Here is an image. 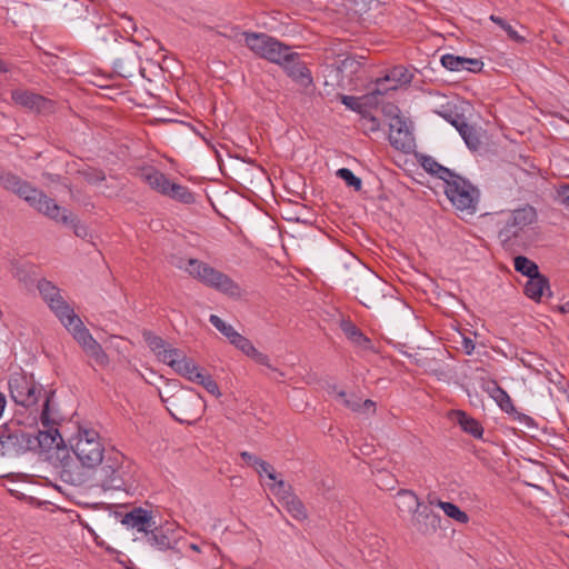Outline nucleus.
<instances>
[{
	"label": "nucleus",
	"mask_w": 569,
	"mask_h": 569,
	"mask_svg": "<svg viewBox=\"0 0 569 569\" xmlns=\"http://www.w3.org/2000/svg\"><path fill=\"white\" fill-rule=\"evenodd\" d=\"M171 417L180 423L191 425L202 416L204 402L193 389H180L167 398L161 396Z\"/></svg>",
	"instance_id": "f257e3e1"
},
{
	"label": "nucleus",
	"mask_w": 569,
	"mask_h": 569,
	"mask_svg": "<svg viewBox=\"0 0 569 569\" xmlns=\"http://www.w3.org/2000/svg\"><path fill=\"white\" fill-rule=\"evenodd\" d=\"M0 184L6 190L16 193L42 214H50L49 208H51V212L58 210L53 199L10 171H0Z\"/></svg>",
	"instance_id": "f03ea898"
},
{
	"label": "nucleus",
	"mask_w": 569,
	"mask_h": 569,
	"mask_svg": "<svg viewBox=\"0 0 569 569\" xmlns=\"http://www.w3.org/2000/svg\"><path fill=\"white\" fill-rule=\"evenodd\" d=\"M8 388L13 402L23 408L36 407L40 399L46 400L48 393H54L53 390H46L34 379L33 375H28L23 371L13 372L9 376Z\"/></svg>",
	"instance_id": "7ed1b4c3"
},
{
	"label": "nucleus",
	"mask_w": 569,
	"mask_h": 569,
	"mask_svg": "<svg viewBox=\"0 0 569 569\" xmlns=\"http://www.w3.org/2000/svg\"><path fill=\"white\" fill-rule=\"evenodd\" d=\"M186 271L204 286L216 289L232 298L241 296V289L228 274L198 259H188Z\"/></svg>",
	"instance_id": "20e7f679"
},
{
	"label": "nucleus",
	"mask_w": 569,
	"mask_h": 569,
	"mask_svg": "<svg viewBox=\"0 0 569 569\" xmlns=\"http://www.w3.org/2000/svg\"><path fill=\"white\" fill-rule=\"evenodd\" d=\"M31 432L19 420L12 419L0 426V456L14 458L31 451Z\"/></svg>",
	"instance_id": "39448f33"
},
{
	"label": "nucleus",
	"mask_w": 569,
	"mask_h": 569,
	"mask_svg": "<svg viewBox=\"0 0 569 569\" xmlns=\"http://www.w3.org/2000/svg\"><path fill=\"white\" fill-rule=\"evenodd\" d=\"M53 400V392L46 396L44 403L40 411V420L44 428L43 431L31 432V440L34 441L31 446V451L38 449L49 451L51 449H59L63 445V439L56 428V411L52 409L51 403Z\"/></svg>",
	"instance_id": "423d86ee"
},
{
	"label": "nucleus",
	"mask_w": 569,
	"mask_h": 569,
	"mask_svg": "<svg viewBox=\"0 0 569 569\" xmlns=\"http://www.w3.org/2000/svg\"><path fill=\"white\" fill-rule=\"evenodd\" d=\"M399 497L406 498L407 507L412 512L411 522L418 532L423 536H431L440 528L441 517L429 506L423 505L417 495L408 489H400Z\"/></svg>",
	"instance_id": "0eeeda50"
},
{
	"label": "nucleus",
	"mask_w": 569,
	"mask_h": 569,
	"mask_svg": "<svg viewBox=\"0 0 569 569\" xmlns=\"http://www.w3.org/2000/svg\"><path fill=\"white\" fill-rule=\"evenodd\" d=\"M60 322L97 365L104 367L109 363L108 355L104 352L101 345L92 337L90 331L83 326L82 320L74 313V311Z\"/></svg>",
	"instance_id": "6e6552de"
},
{
	"label": "nucleus",
	"mask_w": 569,
	"mask_h": 569,
	"mask_svg": "<svg viewBox=\"0 0 569 569\" xmlns=\"http://www.w3.org/2000/svg\"><path fill=\"white\" fill-rule=\"evenodd\" d=\"M71 449L83 467L93 468L103 460L104 448L99 433L92 429H80Z\"/></svg>",
	"instance_id": "1a4fd4ad"
},
{
	"label": "nucleus",
	"mask_w": 569,
	"mask_h": 569,
	"mask_svg": "<svg viewBox=\"0 0 569 569\" xmlns=\"http://www.w3.org/2000/svg\"><path fill=\"white\" fill-rule=\"evenodd\" d=\"M445 193L457 210L469 214L477 211L480 192L477 187L460 174H457L445 186Z\"/></svg>",
	"instance_id": "9d476101"
},
{
	"label": "nucleus",
	"mask_w": 569,
	"mask_h": 569,
	"mask_svg": "<svg viewBox=\"0 0 569 569\" xmlns=\"http://www.w3.org/2000/svg\"><path fill=\"white\" fill-rule=\"evenodd\" d=\"M246 46L259 58L278 64L290 47L262 32L244 31Z\"/></svg>",
	"instance_id": "9b49d317"
},
{
	"label": "nucleus",
	"mask_w": 569,
	"mask_h": 569,
	"mask_svg": "<svg viewBox=\"0 0 569 569\" xmlns=\"http://www.w3.org/2000/svg\"><path fill=\"white\" fill-rule=\"evenodd\" d=\"M101 467L96 472V478L103 490H121L126 487V472L123 457L113 452L103 457Z\"/></svg>",
	"instance_id": "f8f14e48"
},
{
	"label": "nucleus",
	"mask_w": 569,
	"mask_h": 569,
	"mask_svg": "<svg viewBox=\"0 0 569 569\" xmlns=\"http://www.w3.org/2000/svg\"><path fill=\"white\" fill-rule=\"evenodd\" d=\"M537 220L536 209L526 204L521 208L512 210L505 220L500 221L498 238L502 243L511 242L519 237L521 231Z\"/></svg>",
	"instance_id": "ddd939ff"
},
{
	"label": "nucleus",
	"mask_w": 569,
	"mask_h": 569,
	"mask_svg": "<svg viewBox=\"0 0 569 569\" xmlns=\"http://www.w3.org/2000/svg\"><path fill=\"white\" fill-rule=\"evenodd\" d=\"M278 64L282 67L289 78L303 89L305 93L310 94L313 92L315 84L311 71L306 63L300 60L299 53L293 52L289 48Z\"/></svg>",
	"instance_id": "4468645a"
},
{
	"label": "nucleus",
	"mask_w": 569,
	"mask_h": 569,
	"mask_svg": "<svg viewBox=\"0 0 569 569\" xmlns=\"http://www.w3.org/2000/svg\"><path fill=\"white\" fill-rule=\"evenodd\" d=\"M383 287L382 279L370 270L365 271L353 282V290L360 302L368 308L379 299Z\"/></svg>",
	"instance_id": "2eb2a0df"
},
{
	"label": "nucleus",
	"mask_w": 569,
	"mask_h": 569,
	"mask_svg": "<svg viewBox=\"0 0 569 569\" xmlns=\"http://www.w3.org/2000/svg\"><path fill=\"white\" fill-rule=\"evenodd\" d=\"M37 287L43 300L60 321L74 311L61 296V290L51 281L41 279Z\"/></svg>",
	"instance_id": "dca6fc26"
},
{
	"label": "nucleus",
	"mask_w": 569,
	"mask_h": 569,
	"mask_svg": "<svg viewBox=\"0 0 569 569\" xmlns=\"http://www.w3.org/2000/svg\"><path fill=\"white\" fill-rule=\"evenodd\" d=\"M389 128L390 144L397 150L409 152L413 147V137L407 119L396 113L391 117Z\"/></svg>",
	"instance_id": "f3484780"
},
{
	"label": "nucleus",
	"mask_w": 569,
	"mask_h": 569,
	"mask_svg": "<svg viewBox=\"0 0 569 569\" xmlns=\"http://www.w3.org/2000/svg\"><path fill=\"white\" fill-rule=\"evenodd\" d=\"M170 352L171 355L164 356L163 363L172 368L181 377L193 382L194 376L200 375L202 370L181 349Z\"/></svg>",
	"instance_id": "a211bd4d"
},
{
	"label": "nucleus",
	"mask_w": 569,
	"mask_h": 569,
	"mask_svg": "<svg viewBox=\"0 0 569 569\" xmlns=\"http://www.w3.org/2000/svg\"><path fill=\"white\" fill-rule=\"evenodd\" d=\"M11 99L17 103L37 112H52L54 103L52 100L29 90L17 89L11 92Z\"/></svg>",
	"instance_id": "6ab92c4d"
},
{
	"label": "nucleus",
	"mask_w": 569,
	"mask_h": 569,
	"mask_svg": "<svg viewBox=\"0 0 569 569\" xmlns=\"http://www.w3.org/2000/svg\"><path fill=\"white\" fill-rule=\"evenodd\" d=\"M151 528L152 529L149 528L143 535L146 543L160 551H166L173 548V545L177 542L174 529L169 526L157 527L156 525Z\"/></svg>",
	"instance_id": "aec40b11"
},
{
	"label": "nucleus",
	"mask_w": 569,
	"mask_h": 569,
	"mask_svg": "<svg viewBox=\"0 0 569 569\" xmlns=\"http://www.w3.org/2000/svg\"><path fill=\"white\" fill-rule=\"evenodd\" d=\"M479 383L481 389L496 401L502 411L506 413L516 412L510 396L498 385L497 380L481 376L479 377Z\"/></svg>",
	"instance_id": "412c9836"
},
{
	"label": "nucleus",
	"mask_w": 569,
	"mask_h": 569,
	"mask_svg": "<svg viewBox=\"0 0 569 569\" xmlns=\"http://www.w3.org/2000/svg\"><path fill=\"white\" fill-rule=\"evenodd\" d=\"M441 64L449 71L467 70L473 73L480 72L483 68V62L479 59L465 58L450 53L441 57Z\"/></svg>",
	"instance_id": "4be33fe9"
},
{
	"label": "nucleus",
	"mask_w": 569,
	"mask_h": 569,
	"mask_svg": "<svg viewBox=\"0 0 569 569\" xmlns=\"http://www.w3.org/2000/svg\"><path fill=\"white\" fill-rule=\"evenodd\" d=\"M124 526L129 528L137 529L139 532H146L149 528L154 526V521L152 520L151 512L141 508L136 507L129 512H127L121 521Z\"/></svg>",
	"instance_id": "5701e85b"
},
{
	"label": "nucleus",
	"mask_w": 569,
	"mask_h": 569,
	"mask_svg": "<svg viewBox=\"0 0 569 569\" xmlns=\"http://www.w3.org/2000/svg\"><path fill=\"white\" fill-rule=\"evenodd\" d=\"M113 68L122 78H132L137 71L141 70L140 58L134 50H127L121 57L114 60Z\"/></svg>",
	"instance_id": "b1692460"
},
{
	"label": "nucleus",
	"mask_w": 569,
	"mask_h": 569,
	"mask_svg": "<svg viewBox=\"0 0 569 569\" xmlns=\"http://www.w3.org/2000/svg\"><path fill=\"white\" fill-rule=\"evenodd\" d=\"M57 211L50 212V214H46L51 220H54L56 222L71 226L73 229V232L77 237L84 238L87 236V228L83 226L78 218L69 212L67 209L61 208L57 204ZM48 211H51L50 209Z\"/></svg>",
	"instance_id": "393cba45"
},
{
	"label": "nucleus",
	"mask_w": 569,
	"mask_h": 569,
	"mask_svg": "<svg viewBox=\"0 0 569 569\" xmlns=\"http://www.w3.org/2000/svg\"><path fill=\"white\" fill-rule=\"evenodd\" d=\"M546 292L549 297L551 296L549 280L546 276L539 273L527 280L525 284V293L528 298L535 301H540Z\"/></svg>",
	"instance_id": "a878e982"
},
{
	"label": "nucleus",
	"mask_w": 569,
	"mask_h": 569,
	"mask_svg": "<svg viewBox=\"0 0 569 569\" xmlns=\"http://www.w3.org/2000/svg\"><path fill=\"white\" fill-rule=\"evenodd\" d=\"M143 339L151 351L163 362L164 356L171 355L170 351H176L178 348H173L171 345L166 342L161 337L150 332H143Z\"/></svg>",
	"instance_id": "bb28decb"
},
{
	"label": "nucleus",
	"mask_w": 569,
	"mask_h": 569,
	"mask_svg": "<svg viewBox=\"0 0 569 569\" xmlns=\"http://www.w3.org/2000/svg\"><path fill=\"white\" fill-rule=\"evenodd\" d=\"M421 164L427 172L441 179L446 183V186L458 174L451 169L440 164L438 161H436V159H433L430 156L423 157Z\"/></svg>",
	"instance_id": "cd10ccee"
},
{
	"label": "nucleus",
	"mask_w": 569,
	"mask_h": 569,
	"mask_svg": "<svg viewBox=\"0 0 569 569\" xmlns=\"http://www.w3.org/2000/svg\"><path fill=\"white\" fill-rule=\"evenodd\" d=\"M340 327L343 333L352 343L362 349L371 348V340L368 337H366L352 321L342 320Z\"/></svg>",
	"instance_id": "c85d7f7f"
},
{
	"label": "nucleus",
	"mask_w": 569,
	"mask_h": 569,
	"mask_svg": "<svg viewBox=\"0 0 569 569\" xmlns=\"http://www.w3.org/2000/svg\"><path fill=\"white\" fill-rule=\"evenodd\" d=\"M388 82L390 81L387 80V77L383 79H378L376 82V88L362 97L365 104L370 107L378 106L380 103V97H382L389 90L397 89V86L395 84L391 87H387Z\"/></svg>",
	"instance_id": "c756f323"
},
{
	"label": "nucleus",
	"mask_w": 569,
	"mask_h": 569,
	"mask_svg": "<svg viewBox=\"0 0 569 569\" xmlns=\"http://www.w3.org/2000/svg\"><path fill=\"white\" fill-rule=\"evenodd\" d=\"M458 423L462 428V430L475 438H481L483 435V428L480 422L472 417L468 416L463 411H458Z\"/></svg>",
	"instance_id": "7c9ffc66"
},
{
	"label": "nucleus",
	"mask_w": 569,
	"mask_h": 569,
	"mask_svg": "<svg viewBox=\"0 0 569 569\" xmlns=\"http://www.w3.org/2000/svg\"><path fill=\"white\" fill-rule=\"evenodd\" d=\"M282 506L298 521H303L308 517L303 502L296 495L287 496V500Z\"/></svg>",
	"instance_id": "2f4dec72"
},
{
	"label": "nucleus",
	"mask_w": 569,
	"mask_h": 569,
	"mask_svg": "<svg viewBox=\"0 0 569 569\" xmlns=\"http://www.w3.org/2000/svg\"><path fill=\"white\" fill-rule=\"evenodd\" d=\"M513 267L517 272L528 277V279L540 273L538 264L525 256H517L513 259Z\"/></svg>",
	"instance_id": "473e14b6"
},
{
	"label": "nucleus",
	"mask_w": 569,
	"mask_h": 569,
	"mask_svg": "<svg viewBox=\"0 0 569 569\" xmlns=\"http://www.w3.org/2000/svg\"><path fill=\"white\" fill-rule=\"evenodd\" d=\"M458 132L470 150L476 151L479 149L481 141L475 127L466 121L460 128H458Z\"/></svg>",
	"instance_id": "72a5a7b5"
},
{
	"label": "nucleus",
	"mask_w": 569,
	"mask_h": 569,
	"mask_svg": "<svg viewBox=\"0 0 569 569\" xmlns=\"http://www.w3.org/2000/svg\"><path fill=\"white\" fill-rule=\"evenodd\" d=\"M60 478L66 483L72 486H79L82 483V473L79 471L77 466L70 465L68 461H63L60 470Z\"/></svg>",
	"instance_id": "f704fd0d"
},
{
	"label": "nucleus",
	"mask_w": 569,
	"mask_h": 569,
	"mask_svg": "<svg viewBox=\"0 0 569 569\" xmlns=\"http://www.w3.org/2000/svg\"><path fill=\"white\" fill-rule=\"evenodd\" d=\"M168 198L184 204H191L196 201L194 194L189 190V188L178 183H173V186H171Z\"/></svg>",
	"instance_id": "c9c22d12"
},
{
	"label": "nucleus",
	"mask_w": 569,
	"mask_h": 569,
	"mask_svg": "<svg viewBox=\"0 0 569 569\" xmlns=\"http://www.w3.org/2000/svg\"><path fill=\"white\" fill-rule=\"evenodd\" d=\"M437 506L443 510L446 516L455 519L456 521H458L460 523H467L469 520L468 515L465 511H462L457 505H455L452 502L438 500Z\"/></svg>",
	"instance_id": "e433bc0d"
},
{
	"label": "nucleus",
	"mask_w": 569,
	"mask_h": 569,
	"mask_svg": "<svg viewBox=\"0 0 569 569\" xmlns=\"http://www.w3.org/2000/svg\"><path fill=\"white\" fill-rule=\"evenodd\" d=\"M387 80L392 81L395 86L407 84L412 80V73L403 66L393 67L386 76Z\"/></svg>",
	"instance_id": "4c0bfd02"
},
{
	"label": "nucleus",
	"mask_w": 569,
	"mask_h": 569,
	"mask_svg": "<svg viewBox=\"0 0 569 569\" xmlns=\"http://www.w3.org/2000/svg\"><path fill=\"white\" fill-rule=\"evenodd\" d=\"M193 383L202 386L209 393H211L216 398L221 397L218 383L212 379V377L209 373L204 372L203 370L200 375L194 376Z\"/></svg>",
	"instance_id": "58836bf2"
},
{
	"label": "nucleus",
	"mask_w": 569,
	"mask_h": 569,
	"mask_svg": "<svg viewBox=\"0 0 569 569\" xmlns=\"http://www.w3.org/2000/svg\"><path fill=\"white\" fill-rule=\"evenodd\" d=\"M490 20L492 22H495L496 24H498L501 29H503L507 32L508 37L511 40H513L515 42H517V43L526 42V38L520 36L519 32L517 30H515L511 24H509L503 18L491 14Z\"/></svg>",
	"instance_id": "ea45409f"
},
{
	"label": "nucleus",
	"mask_w": 569,
	"mask_h": 569,
	"mask_svg": "<svg viewBox=\"0 0 569 569\" xmlns=\"http://www.w3.org/2000/svg\"><path fill=\"white\" fill-rule=\"evenodd\" d=\"M141 177L152 190L157 191L162 180L166 178V174L154 168H149L141 173Z\"/></svg>",
	"instance_id": "a19ab883"
},
{
	"label": "nucleus",
	"mask_w": 569,
	"mask_h": 569,
	"mask_svg": "<svg viewBox=\"0 0 569 569\" xmlns=\"http://www.w3.org/2000/svg\"><path fill=\"white\" fill-rule=\"evenodd\" d=\"M337 177L346 182L348 187H352L356 191H359L362 187V181L359 177L355 176L353 172L348 168H340L336 172Z\"/></svg>",
	"instance_id": "79ce46f5"
},
{
	"label": "nucleus",
	"mask_w": 569,
	"mask_h": 569,
	"mask_svg": "<svg viewBox=\"0 0 569 569\" xmlns=\"http://www.w3.org/2000/svg\"><path fill=\"white\" fill-rule=\"evenodd\" d=\"M229 342L248 357L256 348L248 338L243 337L238 331L229 339Z\"/></svg>",
	"instance_id": "37998d69"
},
{
	"label": "nucleus",
	"mask_w": 569,
	"mask_h": 569,
	"mask_svg": "<svg viewBox=\"0 0 569 569\" xmlns=\"http://www.w3.org/2000/svg\"><path fill=\"white\" fill-rule=\"evenodd\" d=\"M229 342L248 357L256 348L248 338L243 337L238 331L229 339Z\"/></svg>",
	"instance_id": "c03bdc74"
},
{
	"label": "nucleus",
	"mask_w": 569,
	"mask_h": 569,
	"mask_svg": "<svg viewBox=\"0 0 569 569\" xmlns=\"http://www.w3.org/2000/svg\"><path fill=\"white\" fill-rule=\"evenodd\" d=\"M209 322L221 332L228 340L231 339L233 335L237 333L234 328L231 325L226 323L219 316L211 315L209 317Z\"/></svg>",
	"instance_id": "a18cd8bd"
},
{
	"label": "nucleus",
	"mask_w": 569,
	"mask_h": 569,
	"mask_svg": "<svg viewBox=\"0 0 569 569\" xmlns=\"http://www.w3.org/2000/svg\"><path fill=\"white\" fill-rule=\"evenodd\" d=\"M438 113L446 121H448L450 124H452L457 130L466 122L465 116L459 113L456 109L448 108L442 111H439Z\"/></svg>",
	"instance_id": "49530a36"
},
{
	"label": "nucleus",
	"mask_w": 569,
	"mask_h": 569,
	"mask_svg": "<svg viewBox=\"0 0 569 569\" xmlns=\"http://www.w3.org/2000/svg\"><path fill=\"white\" fill-rule=\"evenodd\" d=\"M88 183L97 184L106 180V174L102 170L96 168H87L78 171Z\"/></svg>",
	"instance_id": "de8ad7c7"
},
{
	"label": "nucleus",
	"mask_w": 569,
	"mask_h": 569,
	"mask_svg": "<svg viewBox=\"0 0 569 569\" xmlns=\"http://www.w3.org/2000/svg\"><path fill=\"white\" fill-rule=\"evenodd\" d=\"M271 491L278 497L281 503L286 502L287 496H295L292 487L283 480H276V483L271 487Z\"/></svg>",
	"instance_id": "09e8293b"
},
{
	"label": "nucleus",
	"mask_w": 569,
	"mask_h": 569,
	"mask_svg": "<svg viewBox=\"0 0 569 569\" xmlns=\"http://www.w3.org/2000/svg\"><path fill=\"white\" fill-rule=\"evenodd\" d=\"M249 357L254 360L257 363L261 365V366H264L269 369H271L272 371H276L278 372L281 377H283V373L281 371H279L278 369L273 368L270 363V359L269 357L266 355V353H262L260 351H258L256 348L253 349V352H251L249 355Z\"/></svg>",
	"instance_id": "8fccbe9b"
},
{
	"label": "nucleus",
	"mask_w": 569,
	"mask_h": 569,
	"mask_svg": "<svg viewBox=\"0 0 569 569\" xmlns=\"http://www.w3.org/2000/svg\"><path fill=\"white\" fill-rule=\"evenodd\" d=\"M254 469L257 470V472L260 476L262 473H266L270 480H273V481L277 480V473H276L273 467L269 462L261 459L258 467H256Z\"/></svg>",
	"instance_id": "3c124183"
},
{
	"label": "nucleus",
	"mask_w": 569,
	"mask_h": 569,
	"mask_svg": "<svg viewBox=\"0 0 569 569\" xmlns=\"http://www.w3.org/2000/svg\"><path fill=\"white\" fill-rule=\"evenodd\" d=\"M341 102L352 111H360L361 109V103L357 97L342 94Z\"/></svg>",
	"instance_id": "603ef678"
},
{
	"label": "nucleus",
	"mask_w": 569,
	"mask_h": 569,
	"mask_svg": "<svg viewBox=\"0 0 569 569\" xmlns=\"http://www.w3.org/2000/svg\"><path fill=\"white\" fill-rule=\"evenodd\" d=\"M510 415L513 416V418L516 420H518L519 422L523 423L528 428H535L536 427V422H535L533 418H531L528 415H525V413L519 412L517 410H516V412H512Z\"/></svg>",
	"instance_id": "864d4df0"
},
{
	"label": "nucleus",
	"mask_w": 569,
	"mask_h": 569,
	"mask_svg": "<svg viewBox=\"0 0 569 569\" xmlns=\"http://www.w3.org/2000/svg\"><path fill=\"white\" fill-rule=\"evenodd\" d=\"M240 457L248 466L253 468L258 467L259 462L261 461V458L248 451H242Z\"/></svg>",
	"instance_id": "5fc2aeb1"
},
{
	"label": "nucleus",
	"mask_w": 569,
	"mask_h": 569,
	"mask_svg": "<svg viewBox=\"0 0 569 569\" xmlns=\"http://www.w3.org/2000/svg\"><path fill=\"white\" fill-rule=\"evenodd\" d=\"M173 183L174 182L170 181V179L166 176L157 192L164 197H168V194L170 193V188L171 186H173Z\"/></svg>",
	"instance_id": "6e6d98bb"
},
{
	"label": "nucleus",
	"mask_w": 569,
	"mask_h": 569,
	"mask_svg": "<svg viewBox=\"0 0 569 569\" xmlns=\"http://www.w3.org/2000/svg\"><path fill=\"white\" fill-rule=\"evenodd\" d=\"M558 196L563 204L569 206V184L560 186L558 188Z\"/></svg>",
	"instance_id": "4d7b16f0"
},
{
	"label": "nucleus",
	"mask_w": 569,
	"mask_h": 569,
	"mask_svg": "<svg viewBox=\"0 0 569 569\" xmlns=\"http://www.w3.org/2000/svg\"><path fill=\"white\" fill-rule=\"evenodd\" d=\"M461 347L467 355H471L476 348V345L471 338L463 337L461 341Z\"/></svg>",
	"instance_id": "13d9d810"
},
{
	"label": "nucleus",
	"mask_w": 569,
	"mask_h": 569,
	"mask_svg": "<svg viewBox=\"0 0 569 569\" xmlns=\"http://www.w3.org/2000/svg\"><path fill=\"white\" fill-rule=\"evenodd\" d=\"M343 405L355 412L361 411L360 399H345Z\"/></svg>",
	"instance_id": "bf43d9fd"
},
{
	"label": "nucleus",
	"mask_w": 569,
	"mask_h": 569,
	"mask_svg": "<svg viewBox=\"0 0 569 569\" xmlns=\"http://www.w3.org/2000/svg\"><path fill=\"white\" fill-rule=\"evenodd\" d=\"M360 406H361V411H369L371 413L376 412V402L370 399H366L362 402L360 401Z\"/></svg>",
	"instance_id": "052dcab7"
},
{
	"label": "nucleus",
	"mask_w": 569,
	"mask_h": 569,
	"mask_svg": "<svg viewBox=\"0 0 569 569\" xmlns=\"http://www.w3.org/2000/svg\"><path fill=\"white\" fill-rule=\"evenodd\" d=\"M331 388L332 391L336 392L337 397L345 403V399H348L347 393L343 390H337V386H332Z\"/></svg>",
	"instance_id": "680f3d73"
},
{
	"label": "nucleus",
	"mask_w": 569,
	"mask_h": 569,
	"mask_svg": "<svg viewBox=\"0 0 569 569\" xmlns=\"http://www.w3.org/2000/svg\"><path fill=\"white\" fill-rule=\"evenodd\" d=\"M558 310L561 312V313H569V300L566 301L565 303L558 306Z\"/></svg>",
	"instance_id": "e2e57ef3"
},
{
	"label": "nucleus",
	"mask_w": 569,
	"mask_h": 569,
	"mask_svg": "<svg viewBox=\"0 0 569 569\" xmlns=\"http://www.w3.org/2000/svg\"><path fill=\"white\" fill-rule=\"evenodd\" d=\"M120 17H121V18H124V19H127V20L129 21V23H130L131 29H132L133 31L136 30V24L133 23V21H132V18H131V17L127 16L126 13L120 14Z\"/></svg>",
	"instance_id": "0e129e2a"
},
{
	"label": "nucleus",
	"mask_w": 569,
	"mask_h": 569,
	"mask_svg": "<svg viewBox=\"0 0 569 569\" xmlns=\"http://www.w3.org/2000/svg\"><path fill=\"white\" fill-rule=\"evenodd\" d=\"M8 71H9V68H8L7 63L2 59H0V72L6 73Z\"/></svg>",
	"instance_id": "69168bd1"
},
{
	"label": "nucleus",
	"mask_w": 569,
	"mask_h": 569,
	"mask_svg": "<svg viewBox=\"0 0 569 569\" xmlns=\"http://www.w3.org/2000/svg\"><path fill=\"white\" fill-rule=\"evenodd\" d=\"M371 120H372V122L375 123V127H372V129L375 130V129H377V128H378V122H377V119H376V118H372Z\"/></svg>",
	"instance_id": "338daca9"
},
{
	"label": "nucleus",
	"mask_w": 569,
	"mask_h": 569,
	"mask_svg": "<svg viewBox=\"0 0 569 569\" xmlns=\"http://www.w3.org/2000/svg\"><path fill=\"white\" fill-rule=\"evenodd\" d=\"M191 548L197 551L199 550V548L196 545H191Z\"/></svg>",
	"instance_id": "774afa93"
}]
</instances>
